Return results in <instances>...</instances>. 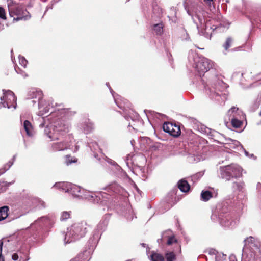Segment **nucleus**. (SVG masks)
I'll use <instances>...</instances> for the list:
<instances>
[{"instance_id":"f3484780","label":"nucleus","mask_w":261,"mask_h":261,"mask_svg":"<svg viewBox=\"0 0 261 261\" xmlns=\"http://www.w3.org/2000/svg\"><path fill=\"white\" fill-rule=\"evenodd\" d=\"M70 184L69 183L65 182H59L56 183L54 185V187H58L60 189H61L62 190L65 191V192H68Z\"/></svg>"},{"instance_id":"6ab92c4d","label":"nucleus","mask_w":261,"mask_h":261,"mask_svg":"<svg viewBox=\"0 0 261 261\" xmlns=\"http://www.w3.org/2000/svg\"><path fill=\"white\" fill-rule=\"evenodd\" d=\"M150 259L151 261H164L163 256L155 252L152 253L150 256Z\"/></svg>"},{"instance_id":"ea45409f","label":"nucleus","mask_w":261,"mask_h":261,"mask_svg":"<svg viewBox=\"0 0 261 261\" xmlns=\"http://www.w3.org/2000/svg\"><path fill=\"white\" fill-rule=\"evenodd\" d=\"M253 237H249V238H247V241H248V242H252V240H253Z\"/></svg>"},{"instance_id":"f8f14e48","label":"nucleus","mask_w":261,"mask_h":261,"mask_svg":"<svg viewBox=\"0 0 261 261\" xmlns=\"http://www.w3.org/2000/svg\"><path fill=\"white\" fill-rule=\"evenodd\" d=\"M220 223L225 227H229L234 225V222L232 220L231 215L229 214L220 215Z\"/></svg>"},{"instance_id":"cd10ccee","label":"nucleus","mask_w":261,"mask_h":261,"mask_svg":"<svg viewBox=\"0 0 261 261\" xmlns=\"http://www.w3.org/2000/svg\"><path fill=\"white\" fill-rule=\"evenodd\" d=\"M165 257L167 261H173L176 258L175 254L172 252L166 253Z\"/></svg>"},{"instance_id":"aec40b11","label":"nucleus","mask_w":261,"mask_h":261,"mask_svg":"<svg viewBox=\"0 0 261 261\" xmlns=\"http://www.w3.org/2000/svg\"><path fill=\"white\" fill-rule=\"evenodd\" d=\"M23 126L27 135L29 136L31 135L32 126L31 123L29 121L25 120L23 123Z\"/></svg>"},{"instance_id":"ddd939ff","label":"nucleus","mask_w":261,"mask_h":261,"mask_svg":"<svg viewBox=\"0 0 261 261\" xmlns=\"http://www.w3.org/2000/svg\"><path fill=\"white\" fill-rule=\"evenodd\" d=\"M51 147L54 151H59L68 149L70 147V144L68 141H63L53 143Z\"/></svg>"},{"instance_id":"423d86ee","label":"nucleus","mask_w":261,"mask_h":261,"mask_svg":"<svg viewBox=\"0 0 261 261\" xmlns=\"http://www.w3.org/2000/svg\"><path fill=\"white\" fill-rule=\"evenodd\" d=\"M3 96L1 97L0 105L4 108H11L14 109L16 108V97L14 93L11 90L3 89Z\"/></svg>"},{"instance_id":"a211bd4d","label":"nucleus","mask_w":261,"mask_h":261,"mask_svg":"<svg viewBox=\"0 0 261 261\" xmlns=\"http://www.w3.org/2000/svg\"><path fill=\"white\" fill-rule=\"evenodd\" d=\"M212 197V193L209 191H202L201 193V199L204 201H208Z\"/></svg>"},{"instance_id":"f257e3e1","label":"nucleus","mask_w":261,"mask_h":261,"mask_svg":"<svg viewBox=\"0 0 261 261\" xmlns=\"http://www.w3.org/2000/svg\"><path fill=\"white\" fill-rule=\"evenodd\" d=\"M87 232V223L85 222L76 223L67 228L64 234V242L69 243L84 237Z\"/></svg>"},{"instance_id":"473e14b6","label":"nucleus","mask_w":261,"mask_h":261,"mask_svg":"<svg viewBox=\"0 0 261 261\" xmlns=\"http://www.w3.org/2000/svg\"><path fill=\"white\" fill-rule=\"evenodd\" d=\"M0 18L4 20L6 19L5 11L2 7H0Z\"/></svg>"},{"instance_id":"7ed1b4c3","label":"nucleus","mask_w":261,"mask_h":261,"mask_svg":"<svg viewBox=\"0 0 261 261\" xmlns=\"http://www.w3.org/2000/svg\"><path fill=\"white\" fill-rule=\"evenodd\" d=\"M220 176L226 180H230L233 178H239L242 176L243 169L238 165L232 164L229 165L221 167L220 168Z\"/></svg>"},{"instance_id":"20e7f679","label":"nucleus","mask_w":261,"mask_h":261,"mask_svg":"<svg viewBox=\"0 0 261 261\" xmlns=\"http://www.w3.org/2000/svg\"><path fill=\"white\" fill-rule=\"evenodd\" d=\"M69 125L65 124L62 121L56 122L54 125L53 132L46 128L45 129V133L51 140H58L63 138V136L69 130Z\"/></svg>"},{"instance_id":"a878e982","label":"nucleus","mask_w":261,"mask_h":261,"mask_svg":"<svg viewBox=\"0 0 261 261\" xmlns=\"http://www.w3.org/2000/svg\"><path fill=\"white\" fill-rule=\"evenodd\" d=\"M77 161V159L71 157L70 155L65 156V163L67 165H69L72 163H76Z\"/></svg>"},{"instance_id":"b1692460","label":"nucleus","mask_w":261,"mask_h":261,"mask_svg":"<svg viewBox=\"0 0 261 261\" xmlns=\"http://www.w3.org/2000/svg\"><path fill=\"white\" fill-rule=\"evenodd\" d=\"M163 27L162 23L156 24L154 25L153 30L156 34L160 35L163 32Z\"/></svg>"},{"instance_id":"5701e85b","label":"nucleus","mask_w":261,"mask_h":261,"mask_svg":"<svg viewBox=\"0 0 261 261\" xmlns=\"http://www.w3.org/2000/svg\"><path fill=\"white\" fill-rule=\"evenodd\" d=\"M245 186V184L243 182H234L232 184V188L234 190L236 191H242Z\"/></svg>"},{"instance_id":"2eb2a0df","label":"nucleus","mask_w":261,"mask_h":261,"mask_svg":"<svg viewBox=\"0 0 261 261\" xmlns=\"http://www.w3.org/2000/svg\"><path fill=\"white\" fill-rule=\"evenodd\" d=\"M178 187L182 192H187L190 189L189 184L184 179H181L178 181Z\"/></svg>"},{"instance_id":"1a4fd4ad","label":"nucleus","mask_w":261,"mask_h":261,"mask_svg":"<svg viewBox=\"0 0 261 261\" xmlns=\"http://www.w3.org/2000/svg\"><path fill=\"white\" fill-rule=\"evenodd\" d=\"M228 113L232 115L231 119V124L233 127L241 128L243 122L241 120L238 119V116L240 119H243L245 117L244 114L241 111H239L238 108L232 107L228 111Z\"/></svg>"},{"instance_id":"2f4dec72","label":"nucleus","mask_w":261,"mask_h":261,"mask_svg":"<svg viewBox=\"0 0 261 261\" xmlns=\"http://www.w3.org/2000/svg\"><path fill=\"white\" fill-rule=\"evenodd\" d=\"M116 187H119V186L116 184L114 183L108 186L106 189L108 190V191H109V190L115 191V188Z\"/></svg>"},{"instance_id":"a18cd8bd","label":"nucleus","mask_w":261,"mask_h":261,"mask_svg":"<svg viewBox=\"0 0 261 261\" xmlns=\"http://www.w3.org/2000/svg\"><path fill=\"white\" fill-rule=\"evenodd\" d=\"M15 156H13V160H14V159H15Z\"/></svg>"},{"instance_id":"9d476101","label":"nucleus","mask_w":261,"mask_h":261,"mask_svg":"<svg viewBox=\"0 0 261 261\" xmlns=\"http://www.w3.org/2000/svg\"><path fill=\"white\" fill-rule=\"evenodd\" d=\"M163 129L164 132L174 137H178L181 134L179 126L171 122H165L163 125Z\"/></svg>"},{"instance_id":"dca6fc26","label":"nucleus","mask_w":261,"mask_h":261,"mask_svg":"<svg viewBox=\"0 0 261 261\" xmlns=\"http://www.w3.org/2000/svg\"><path fill=\"white\" fill-rule=\"evenodd\" d=\"M8 211L9 207L7 206H4L0 208V221L5 219L8 217Z\"/></svg>"},{"instance_id":"c9c22d12","label":"nucleus","mask_w":261,"mask_h":261,"mask_svg":"<svg viewBox=\"0 0 261 261\" xmlns=\"http://www.w3.org/2000/svg\"><path fill=\"white\" fill-rule=\"evenodd\" d=\"M208 253L210 255H215L216 257H217V252L216 251V250H215V249H210L208 251Z\"/></svg>"},{"instance_id":"e433bc0d","label":"nucleus","mask_w":261,"mask_h":261,"mask_svg":"<svg viewBox=\"0 0 261 261\" xmlns=\"http://www.w3.org/2000/svg\"><path fill=\"white\" fill-rule=\"evenodd\" d=\"M200 176H201L200 174H195V175H193L192 176H191V179H192V180H197L200 178Z\"/></svg>"},{"instance_id":"c85d7f7f","label":"nucleus","mask_w":261,"mask_h":261,"mask_svg":"<svg viewBox=\"0 0 261 261\" xmlns=\"http://www.w3.org/2000/svg\"><path fill=\"white\" fill-rule=\"evenodd\" d=\"M71 212H63L61 214L60 220L61 221L66 220L70 218Z\"/></svg>"},{"instance_id":"393cba45","label":"nucleus","mask_w":261,"mask_h":261,"mask_svg":"<svg viewBox=\"0 0 261 261\" xmlns=\"http://www.w3.org/2000/svg\"><path fill=\"white\" fill-rule=\"evenodd\" d=\"M233 42V39L231 37H229L227 38L225 42L223 45V47L226 50H227L228 48L231 46Z\"/></svg>"},{"instance_id":"6e6552de","label":"nucleus","mask_w":261,"mask_h":261,"mask_svg":"<svg viewBox=\"0 0 261 261\" xmlns=\"http://www.w3.org/2000/svg\"><path fill=\"white\" fill-rule=\"evenodd\" d=\"M98 236L95 238L94 236L90 239L88 241L89 249L84 251L82 253L78 254L75 258L70 261H86L90 258L91 252L93 251L98 242Z\"/></svg>"},{"instance_id":"4be33fe9","label":"nucleus","mask_w":261,"mask_h":261,"mask_svg":"<svg viewBox=\"0 0 261 261\" xmlns=\"http://www.w3.org/2000/svg\"><path fill=\"white\" fill-rule=\"evenodd\" d=\"M38 96V106L39 108L41 109L43 106V99H42V92L41 91H36L35 97Z\"/></svg>"},{"instance_id":"39448f33","label":"nucleus","mask_w":261,"mask_h":261,"mask_svg":"<svg viewBox=\"0 0 261 261\" xmlns=\"http://www.w3.org/2000/svg\"><path fill=\"white\" fill-rule=\"evenodd\" d=\"M8 3V7L9 15L11 17H14V20L16 21L20 20H28L31 18L29 12L24 9L21 6L16 4H13V2Z\"/></svg>"},{"instance_id":"79ce46f5","label":"nucleus","mask_w":261,"mask_h":261,"mask_svg":"<svg viewBox=\"0 0 261 261\" xmlns=\"http://www.w3.org/2000/svg\"><path fill=\"white\" fill-rule=\"evenodd\" d=\"M206 27V28H205V30H208V24H207V23H206V27Z\"/></svg>"},{"instance_id":"0eeeda50","label":"nucleus","mask_w":261,"mask_h":261,"mask_svg":"<svg viewBox=\"0 0 261 261\" xmlns=\"http://www.w3.org/2000/svg\"><path fill=\"white\" fill-rule=\"evenodd\" d=\"M195 69L200 76L208 71L213 65L211 61L203 57L195 58Z\"/></svg>"},{"instance_id":"9b49d317","label":"nucleus","mask_w":261,"mask_h":261,"mask_svg":"<svg viewBox=\"0 0 261 261\" xmlns=\"http://www.w3.org/2000/svg\"><path fill=\"white\" fill-rule=\"evenodd\" d=\"M100 193L96 194L82 189L80 198L86 199L93 203H98L100 200Z\"/></svg>"},{"instance_id":"4468645a","label":"nucleus","mask_w":261,"mask_h":261,"mask_svg":"<svg viewBox=\"0 0 261 261\" xmlns=\"http://www.w3.org/2000/svg\"><path fill=\"white\" fill-rule=\"evenodd\" d=\"M68 192L74 197L80 198L82 193V189L80 187L70 184Z\"/></svg>"},{"instance_id":"4c0bfd02","label":"nucleus","mask_w":261,"mask_h":261,"mask_svg":"<svg viewBox=\"0 0 261 261\" xmlns=\"http://www.w3.org/2000/svg\"><path fill=\"white\" fill-rule=\"evenodd\" d=\"M12 258L14 260H17L18 259V255L17 254L14 253L12 255Z\"/></svg>"},{"instance_id":"f704fd0d","label":"nucleus","mask_w":261,"mask_h":261,"mask_svg":"<svg viewBox=\"0 0 261 261\" xmlns=\"http://www.w3.org/2000/svg\"><path fill=\"white\" fill-rule=\"evenodd\" d=\"M3 242L2 240H0V261H4V257L2 255V251L3 248Z\"/></svg>"},{"instance_id":"f03ea898","label":"nucleus","mask_w":261,"mask_h":261,"mask_svg":"<svg viewBox=\"0 0 261 261\" xmlns=\"http://www.w3.org/2000/svg\"><path fill=\"white\" fill-rule=\"evenodd\" d=\"M224 83L222 80L221 75L218 74L213 75L208 80L207 85L208 87L206 88L204 86L205 92L210 98H216L220 95V92L224 87Z\"/></svg>"},{"instance_id":"7c9ffc66","label":"nucleus","mask_w":261,"mask_h":261,"mask_svg":"<svg viewBox=\"0 0 261 261\" xmlns=\"http://www.w3.org/2000/svg\"><path fill=\"white\" fill-rule=\"evenodd\" d=\"M205 4L211 9L212 7L215 8L214 2L213 0H203Z\"/></svg>"},{"instance_id":"a19ab883","label":"nucleus","mask_w":261,"mask_h":261,"mask_svg":"<svg viewBox=\"0 0 261 261\" xmlns=\"http://www.w3.org/2000/svg\"><path fill=\"white\" fill-rule=\"evenodd\" d=\"M41 204L43 207H45V203L44 202H42Z\"/></svg>"},{"instance_id":"72a5a7b5","label":"nucleus","mask_w":261,"mask_h":261,"mask_svg":"<svg viewBox=\"0 0 261 261\" xmlns=\"http://www.w3.org/2000/svg\"><path fill=\"white\" fill-rule=\"evenodd\" d=\"M177 240L175 238L174 236H172L170 238H169L168 241H167V244L168 245H171L173 243L176 242Z\"/></svg>"},{"instance_id":"412c9836","label":"nucleus","mask_w":261,"mask_h":261,"mask_svg":"<svg viewBox=\"0 0 261 261\" xmlns=\"http://www.w3.org/2000/svg\"><path fill=\"white\" fill-rule=\"evenodd\" d=\"M94 128V124L92 122L85 123L83 126V129L85 133L91 132Z\"/></svg>"},{"instance_id":"58836bf2","label":"nucleus","mask_w":261,"mask_h":261,"mask_svg":"<svg viewBox=\"0 0 261 261\" xmlns=\"http://www.w3.org/2000/svg\"><path fill=\"white\" fill-rule=\"evenodd\" d=\"M106 85L108 87H109L111 92L112 93V94H113V93L114 92V91H113V90L111 89V88L110 87V84L109 83H106Z\"/></svg>"},{"instance_id":"bb28decb","label":"nucleus","mask_w":261,"mask_h":261,"mask_svg":"<svg viewBox=\"0 0 261 261\" xmlns=\"http://www.w3.org/2000/svg\"><path fill=\"white\" fill-rule=\"evenodd\" d=\"M13 162L9 161L7 164L5 165L4 167L0 169V175L4 174L6 171H7L10 167L13 165Z\"/></svg>"},{"instance_id":"c03bdc74","label":"nucleus","mask_w":261,"mask_h":261,"mask_svg":"<svg viewBox=\"0 0 261 261\" xmlns=\"http://www.w3.org/2000/svg\"><path fill=\"white\" fill-rule=\"evenodd\" d=\"M142 245L143 246L145 247V244L143 243V244H142Z\"/></svg>"},{"instance_id":"37998d69","label":"nucleus","mask_w":261,"mask_h":261,"mask_svg":"<svg viewBox=\"0 0 261 261\" xmlns=\"http://www.w3.org/2000/svg\"><path fill=\"white\" fill-rule=\"evenodd\" d=\"M245 154H246V156H248V152H247V151H245Z\"/></svg>"},{"instance_id":"c756f323","label":"nucleus","mask_w":261,"mask_h":261,"mask_svg":"<svg viewBox=\"0 0 261 261\" xmlns=\"http://www.w3.org/2000/svg\"><path fill=\"white\" fill-rule=\"evenodd\" d=\"M19 62L23 67H25L28 63V61L24 57L21 56H19Z\"/></svg>"}]
</instances>
